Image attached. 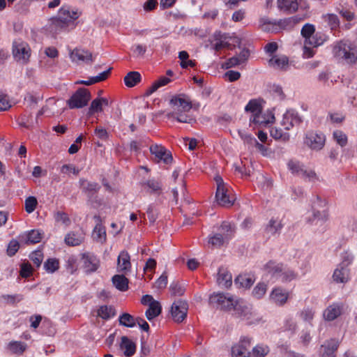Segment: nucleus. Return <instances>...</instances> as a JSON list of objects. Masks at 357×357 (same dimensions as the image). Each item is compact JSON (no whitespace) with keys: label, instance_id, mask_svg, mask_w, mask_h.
Masks as SVG:
<instances>
[{"label":"nucleus","instance_id":"nucleus-6","mask_svg":"<svg viewBox=\"0 0 357 357\" xmlns=\"http://www.w3.org/2000/svg\"><path fill=\"white\" fill-rule=\"evenodd\" d=\"M150 152L153 155V160L156 163L170 165L172 163L173 157L172 153L165 146L159 144H153L149 148Z\"/></svg>","mask_w":357,"mask_h":357},{"label":"nucleus","instance_id":"nucleus-42","mask_svg":"<svg viewBox=\"0 0 357 357\" xmlns=\"http://www.w3.org/2000/svg\"><path fill=\"white\" fill-rule=\"evenodd\" d=\"M144 185L149 188L151 193L160 195L162 191V183L155 179H149L145 183Z\"/></svg>","mask_w":357,"mask_h":357},{"label":"nucleus","instance_id":"nucleus-61","mask_svg":"<svg viewBox=\"0 0 357 357\" xmlns=\"http://www.w3.org/2000/svg\"><path fill=\"white\" fill-rule=\"evenodd\" d=\"M271 135L275 139L287 140L289 138V135L287 132H284L278 128H273L271 130Z\"/></svg>","mask_w":357,"mask_h":357},{"label":"nucleus","instance_id":"nucleus-43","mask_svg":"<svg viewBox=\"0 0 357 357\" xmlns=\"http://www.w3.org/2000/svg\"><path fill=\"white\" fill-rule=\"evenodd\" d=\"M121 325L128 328H132L136 325L137 318L128 313H123L119 318Z\"/></svg>","mask_w":357,"mask_h":357},{"label":"nucleus","instance_id":"nucleus-31","mask_svg":"<svg viewBox=\"0 0 357 357\" xmlns=\"http://www.w3.org/2000/svg\"><path fill=\"white\" fill-rule=\"evenodd\" d=\"M42 233L38 230L33 229L20 236L21 241H24L26 244H36L39 243L42 239Z\"/></svg>","mask_w":357,"mask_h":357},{"label":"nucleus","instance_id":"nucleus-29","mask_svg":"<svg viewBox=\"0 0 357 357\" xmlns=\"http://www.w3.org/2000/svg\"><path fill=\"white\" fill-rule=\"evenodd\" d=\"M84 240L82 232L70 231L65 237V243L70 246L79 245Z\"/></svg>","mask_w":357,"mask_h":357},{"label":"nucleus","instance_id":"nucleus-57","mask_svg":"<svg viewBox=\"0 0 357 357\" xmlns=\"http://www.w3.org/2000/svg\"><path fill=\"white\" fill-rule=\"evenodd\" d=\"M54 219L56 222H62L66 226H69L71 221L68 215L63 211H57L54 213Z\"/></svg>","mask_w":357,"mask_h":357},{"label":"nucleus","instance_id":"nucleus-28","mask_svg":"<svg viewBox=\"0 0 357 357\" xmlns=\"http://www.w3.org/2000/svg\"><path fill=\"white\" fill-rule=\"evenodd\" d=\"M283 227L282 224L278 220L271 218L268 223L266 225L264 231L266 234L270 237L276 234H280L282 228Z\"/></svg>","mask_w":357,"mask_h":357},{"label":"nucleus","instance_id":"nucleus-35","mask_svg":"<svg viewBox=\"0 0 357 357\" xmlns=\"http://www.w3.org/2000/svg\"><path fill=\"white\" fill-rule=\"evenodd\" d=\"M254 281L250 275L243 274L235 278L234 284L240 288H250L253 284Z\"/></svg>","mask_w":357,"mask_h":357},{"label":"nucleus","instance_id":"nucleus-16","mask_svg":"<svg viewBox=\"0 0 357 357\" xmlns=\"http://www.w3.org/2000/svg\"><path fill=\"white\" fill-rule=\"evenodd\" d=\"M283 267L284 264L282 263L270 260L264 266L263 269L266 274L270 275L271 278L278 280Z\"/></svg>","mask_w":357,"mask_h":357},{"label":"nucleus","instance_id":"nucleus-50","mask_svg":"<svg viewBox=\"0 0 357 357\" xmlns=\"http://www.w3.org/2000/svg\"><path fill=\"white\" fill-rule=\"evenodd\" d=\"M315 33V26L312 24H305L301 29V35L305 38V44Z\"/></svg>","mask_w":357,"mask_h":357},{"label":"nucleus","instance_id":"nucleus-27","mask_svg":"<svg viewBox=\"0 0 357 357\" xmlns=\"http://www.w3.org/2000/svg\"><path fill=\"white\" fill-rule=\"evenodd\" d=\"M333 278L337 283H346L349 280V269L339 265L334 271Z\"/></svg>","mask_w":357,"mask_h":357},{"label":"nucleus","instance_id":"nucleus-55","mask_svg":"<svg viewBox=\"0 0 357 357\" xmlns=\"http://www.w3.org/2000/svg\"><path fill=\"white\" fill-rule=\"evenodd\" d=\"M30 259L36 268H39L43 260V253L40 250H36L31 253Z\"/></svg>","mask_w":357,"mask_h":357},{"label":"nucleus","instance_id":"nucleus-58","mask_svg":"<svg viewBox=\"0 0 357 357\" xmlns=\"http://www.w3.org/2000/svg\"><path fill=\"white\" fill-rule=\"evenodd\" d=\"M20 248V243L15 239H12L7 247L6 253L9 257L14 256Z\"/></svg>","mask_w":357,"mask_h":357},{"label":"nucleus","instance_id":"nucleus-37","mask_svg":"<svg viewBox=\"0 0 357 357\" xmlns=\"http://www.w3.org/2000/svg\"><path fill=\"white\" fill-rule=\"evenodd\" d=\"M300 18L298 16L284 18L278 21H274V25L278 26L280 29H287L292 28L293 26L300 21Z\"/></svg>","mask_w":357,"mask_h":357},{"label":"nucleus","instance_id":"nucleus-52","mask_svg":"<svg viewBox=\"0 0 357 357\" xmlns=\"http://www.w3.org/2000/svg\"><path fill=\"white\" fill-rule=\"evenodd\" d=\"M38 205L37 199L35 197L30 196L25 199L24 207L25 211L28 213L33 212Z\"/></svg>","mask_w":357,"mask_h":357},{"label":"nucleus","instance_id":"nucleus-15","mask_svg":"<svg viewBox=\"0 0 357 357\" xmlns=\"http://www.w3.org/2000/svg\"><path fill=\"white\" fill-rule=\"evenodd\" d=\"M188 303L182 300L175 301L171 309L172 318L176 322H181L186 317Z\"/></svg>","mask_w":357,"mask_h":357},{"label":"nucleus","instance_id":"nucleus-11","mask_svg":"<svg viewBox=\"0 0 357 357\" xmlns=\"http://www.w3.org/2000/svg\"><path fill=\"white\" fill-rule=\"evenodd\" d=\"M170 105L174 109L173 112H188L192 108L190 99L184 94L173 96L170 100Z\"/></svg>","mask_w":357,"mask_h":357},{"label":"nucleus","instance_id":"nucleus-1","mask_svg":"<svg viewBox=\"0 0 357 357\" xmlns=\"http://www.w3.org/2000/svg\"><path fill=\"white\" fill-rule=\"evenodd\" d=\"M80 15L81 12L77 9L73 10L67 6H62L58 12V15L51 19L50 31L57 34L68 31L69 27L74 28L75 21Z\"/></svg>","mask_w":357,"mask_h":357},{"label":"nucleus","instance_id":"nucleus-47","mask_svg":"<svg viewBox=\"0 0 357 357\" xmlns=\"http://www.w3.org/2000/svg\"><path fill=\"white\" fill-rule=\"evenodd\" d=\"M322 18L331 27V30L336 29L337 27H339L340 20L336 15L326 14L322 16Z\"/></svg>","mask_w":357,"mask_h":357},{"label":"nucleus","instance_id":"nucleus-24","mask_svg":"<svg viewBox=\"0 0 357 357\" xmlns=\"http://www.w3.org/2000/svg\"><path fill=\"white\" fill-rule=\"evenodd\" d=\"M343 305L340 303L330 305L324 312V317L327 321H333L342 312Z\"/></svg>","mask_w":357,"mask_h":357},{"label":"nucleus","instance_id":"nucleus-2","mask_svg":"<svg viewBox=\"0 0 357 357\" xmlns=\"http://www.w3.org/2000/svg\"><path fill=\"white\" fill-rule=\"evenodd\" d=\"M333 56L349 65H357V45L349 40H341L333 45Z\"/></svg>","mask_w":357,"mask_h":357},{"label":"nucleus","instance_id":"nucleus-10","mask_svg":"<svg viewBox=\"0 0 357 357\" xmlns=\"http://www.w3.org/2000/svg\"><path fill=\"white\" fill-rule=\"evenodd\" d=\"M70 58L75 63H84L91 64L94 61L93 54L84 49L76 47L70 52Z\"/></svg>","mask_w":357,"mask_h":357},{"label":"nucleus","instance_id":"nucleus-7","mask_svg":"<svg viewBox=\"0 0 357 357\" xmlns=\"http://www.w3.org/2000/svg\"><path fill=\"white\" fill-rule=\"evenodd\" d=\"M91 98V94L88 89L81 88L68 100V105L70 109L82 108L86 106Z\"/></svg>","mask_w":357,"mask_h":357},{"label":"nucleus","instance_id":"nucleus-5","mask_svg":"<svg viewBox=\"0 0 357 357\" xmlns=\"http://www.w3.org/2000/svg\"><path fill=\"white\" fill-rule=\"evenodd\" d=\"M234 301L231 296L228 294L225 295L223 293H213L209 297L210 305L222 310H231Z\"/></svg>","mask_w":357,"mask_h":357},{"label":"nucleus","instance_id":"nucleus-4","mask_svg":"<svg viewBox=\"0 0 357 357\" xmlns=\"http://www.w3.org/2000/svg\"><path fill=\"white\" fill-rule=\"evenodd\" d=\"M287 167L291 174L300 176L305 180L315 182L319 179L314 170L306 169L304 165L298 160H289L287 163Z\"/></svg>","mask_w":357,"mask_h":357},{"label":"nucleus","instance_id":"nucleus-3","mask_svg":"<svg viewBox=\"0 0 357 357\" xmlns=\"http://www.w3.org/2000/svg\"><path fill=\"white\" fill-rule=\"evenodd\" d=\"M214 180L217 185L215 198L218 204L225 207L232 206L235 200L232 190L223 181L221 176L218 175Z\"/></svg>","mask_w":357,"mask_h":357},{"label":"nucleus","instance_id":"nucleus-19","mask_svg":"<svg viewBox=\"0 0 357 357\" xmlns=\"http://www.w3.org/2000/svg\"><path fill=\"white\" fill-rule=\"evenodd\" d=\"M117 269L119 272L127 274L131 271L130 256L127 251H121L117 259Z\"/></svg>","mask_w":357,"mask_h":357},{"label":"nucleus","instance_id":"nucleus-46","mask_svg":"<svg viewBox=\"0 0 357 357\" xmlns=\"http://www.w3.org/2000/svg\"><path fill=\"white\" fill-rule=\"evenodd\" d=\"M45 270L50 273H53L59 268V261L56 258H49L44 263Z\"/></svg>","mask_w":357,"mask_h":357},{"label":"nucleus","instance_id":"nucleus-30","mask_svg":"<svg viewBox=\"0 0 357 357\" xmlns=\"http://www.w3.org/2000/svg\"><path fill=\"white\" fill-rule=\"evenodd\" d=\"M268 62L269 65L275 69L287 70L289 68V59L286 56H274Z\"/></svg>","mask_w":357,"mask_h":357},{"label":"nucleus","instance_id":"nucleus-64","mask_svg":"<svg viewBox=\"0 0 357 357\" xmlns=\"http://www.w3.org/2000/svg\"><path fill=\"white\" fill-rule=\"evenodd\" d=\"M169 290L174 296H181L185 292V289L178 282H172L170 284Z\"/></svg>","mask_w":357,"mask_h":357},{"label":"nucleus","instance_id":"nucleus-34","mask_svg":"<svg viewBox=\"0 0 357 357\" xmlns=\"http://www.w3.org/2000/svg\"><path fill=\"white\" fill-rule=\"evenodd\" d=\"M213 38L215 41L213 44L215 51L218 52L229 46V43L224 40L226 39L225 34L222 33L221 31H215L213 34Z\"/></svg>","mask_w":357,"mask_h":357},{"label":"nucleus","instance_id":"nucleus-12","mask_svg":"<svg viewBox=\"0 0 357 357\" xmlns=\"http://www.w3.org/2000/svg\"><path fill=\"white\" fill-rule=\"evenodd\" d=\"M251 338L243 337L231 349L232 357H250Z\"/></svg>","mask_w":357,"mask_h":357},{"label":"nucleus","instance_id":"nucleus-23","mask_svg":"<svg viewBox=\"0 0 357 357\" xmlns=\"http://www.w3.org/2000/svg\"><path fill=\"white\" fill-rule=\"evenodd\" d=\"M278 8L286 14H292L298 8V0H277Z\"/></svg>","mask_w":357,"mask_h":357},{"label":"nucleus","instance_id":"nucleus-13","mask_svg":"<svg viewBox=\"0 0 357 357\" xmlns=\"http://www.w3.org/2000/svg\"><path fill=\"white\" fill-rule=\"evenodd\" d=\"M302 121V118L296 111L289 109L283 114L281 125L284 130H289L293 127L299 126Z\"/></svg>","mask_w":357,"mask_h":357},{"label":"nucleus","instance_id":"nucleus-59","mask_svg":"<svg viewBox=\"0 0 357 357\" xmlns=\"http://www.w3.org/2000/svg\"><path fill=\"white\" fill-rule=\"evenodd\" d=\"M269 352V349L266 346L257 345L252 349V355L254 357H264Z\"/></svg>","mask_w":357,"mask_h":357},{"label":"nucleus","instance_id":"nucleus-17","mask_svg":"<svg viewBox=\"0 0 357 357\" xmlns=\"http://www.w3.org/2000/svg\"><path fill=\"white\" fill-rule=\"evenodd\" d=\"M289 298V292L281 287L274 288L270 294V301L278 306L284 305Z\"/></svg>","mask_w":357,"mask_h":357},{"label":"nucleus","instance_id":"nucleus-49","mask_svg":"<svg viewBox=\"0 0 357 357\" xmlns=\"http://www.w3.org/2000/svg\"><path fill=\"white\" fill-rule=\"evenodd\" d=\"M225 240H227V238H225V236L219 233V234H215V235L212 236H210L208 238V244L211 245L212 247H215V248H220V246H222Z\"/></svg>","mask_w":357,"mask_h":357},{"label":"nucleus","instance_id":"nucleus-63","mask_svg":"<svg viewBox=\"0 0 357 357\" xmlns=\"http://www.w3.org/2000/svg\"><path fill=\"white\" fill-rule=\"evenodd\" d=\"M102 111V106L98 98L94 99L89 108L88 114L92 115L96 112H100Z\"/></svg>","mask_w":357,"mask_h":357},{"label":"nucleus","instance_id":"nucleus-41","mask_svg":"<svg viewBox=\"0 0 357 357\" xmlns=\"http://www.w3.org/2000/svg\"><path fill=\"white\" fill-rule=\"evenodd\" d=\"M326 38L327 36L324 33L321 32H317L314 33L308 40H306L305 45L313 47H318L324 44V43L326 40Z\"/></svg>","mask_w":357,"mask_h":357},{"label":"nucleus","instance_id":"nucleus-25","mask_svg":"<svg viewBox=\"0 0 357 357\" xmlns=\"http://www.w3.org/2000/svg\"><path fill=\"white\" fill-rule=\"evenodd\" d=\"M120 349L123 351L126 357L132 356L136 351V344L126 336H123L121 339Z\"/></svg>","mask_w":357,"mask_h":357},{"label":"nucleus","instance_id":"nucleus-18","mask_svg":"<svg viewBox=\"0 0 357 357\" xmlns=\"http://www.w3.org/2000/svg\"><path fill=\"white\" fill-rule=\"evenodd\" d=\"M79 185L82 192L91 199L100 189V185L96 182H91L84 178L79 179Z\"/></svg>","mask_w":357,"mask_h":357},{"label":"nucleus","instance_id":"nucleus-60","mask_svg":"<svg viewBox=\"0 0 357 357\" xmlns=\"http://www.w3.org/2000/svg\"><path fill=\"white\" fill-rule=\"evenodd\" d=\"M9 349L15 354H22L26 349V345L21 342H13L9 344Z\"/></svg>","mask_w":357,"mask_h":357},{"label":"nucleus","instance_id":"nucleus-22","mask_svg":"<svg viewBox=\"0 0 357 357\" xmlns=\"http://www.w3.org/2000/svg\"><path fill=\"white\" fill-rule=\"evenodd\" d=\"M217 282L221 287L229 288L232 284V276L226 268L220 267L217 275Z\"/></svg>","mask_w":357,"mask_h":357},{"label":"nucleus","instance_id":"nucleus-33","mask_svg":"<svg viewBox=\"0 0 357 357\" xmlns=\"http://www.w3.org/2000/svg\"><path fill=\"white\" fill-rule=\"evenodd\" d=\"M168 119H174L180 123H191L195 121L190 116L183 112H172L167 114Z\"/></svg>","mask_w":357,"mask_h":357},{"label":"nucleus","instance_id":"nucleus-48","mask_svg":"<svg viewBox=\"0 0 357 357\" xmlns=\"http://www.w3.org/2000/svg\"><path fill=\"white\" fill-rule=\"evenodd\" d=\"M234 233V227L230 222H223L220 226V234H222L227 240L231 237Z\"/></svg>","mask_w":357,"mask_h":357},{"label":"nucleus","instance_id":"nucleus-14","mask_svg":"<svg viewBox=\"0 0 357 357\" xmlns=\"http://www.w3.org/2000/svg\"><path fill=\"white\" fill-rule=\"evenodd\" d=\"M231 310H234V317L243 319H250L252 314L251 306L243 300L234 301Z\"/></svg>","mask_w":357,"mask_h":357},{"label":"nucleus","instance_id":"nucleus-53","mask_svg":"<svg viewBox=\"0 0 357 357\" xmlns=\"http://www.w3.org/2000/svg\"><path fill=\"white\" fill-rule=\"evenodd\" d=\"M333 138L340 146L344 147L347 144V136L342 130H335L333 134Z\"/></svg>","mask_w":357,"mask_h":357},{"label":"nucleus","instance_id":"nucleus-36","mask_svg":"<svg viewBox=\"0 0 357 357\" xmlns=\"http://www.w3.org/2000/svg\"><path fill=\"white\" fill-rule=\"evenodd\" d=\"M112 282L116 288L121 291H125L128 289V280L123 275L113 276Z\"/></svg>","mask_w":357,"mask_h":357},{"label":"nucleus","instance_id":"nucleus-44","mask_svg":"<svg viewBox=\"0 0 357 357\" xmlns=\"http://www.w3.org/2000/svg\"><path fill=\"white\" fill-rule=\"evenodd\" d=\"M93 237L97 241H105L106 231L102 224L96 225L93 231Z\"/></svg>","mask_w":357,"mask_h":357},{"label":"nucleus","instance_id":"nucleus-40","mask_svg":"<svg viewBox=\"0 0 357 357\" xmlns=\"http://www.w3.org/2000/svg\"><path fill=\"white\" fill-rule=\"evenodd\" d=\"M171 82V79L167 77L162 76L155 81L152 85L146 90V95L150 96L156 91L160 87L167 85Z\"/></svg>","mask_w":357,"mask_h":357},{"label":"nucleus","instance_id":"nucleus-32","mask_svg":"<svg viewBox=\"0 0 357 357\" xmlns=\"http://www.w3.org/2000/svg\"><path fill=\"white\" fill-rule=\"evenodd\" d=\"M116 314L115 309L111 305H101L97 310V317L108 320Z\"/></svg>","mask_w":357,"mask_h":357},{"label":"nucleus","instance_id":"nucleus-21","mask_svg":"<svg viewBox=\"0 0 357 357\" xmlns=\"http://www.w3.org/2000/svg\"><path fill=\"white\" fill-rule=\"evenodd\" d=\"M84 266L87 273H93L97 271L100 266L99 259L92 254L84 253L82 255Z\"/></svg>","mask_w":357,"mask_h":357},{"label":"nucleus","instance_id":"nucleus-51","mask_svg":"<svg viewBox=\"0 0 357 357\" xmlns=\"http://www.w3.org/2000/svg\"><path fill=\"white\" fill-rule=\"evenodd\" d=\"M246 112H250L252 114L261 112L260 103L256 99L250 100L245 107Z\"/></svg>","mask_w":357,"mask_h":357},{"label":"nucleus","instance_id":"nucleus-26","mask_svg":"<svg viewBox=\"0 0 357 357\" xmlns=\"http://www.w3.org/2000/svg\"><path fill=\"white\" fill-rule=\"evenodd\" d=\"M339 347V343L337 340L331 339L321 345L322 354L321 357H335V352Z\"/></svg>","mask_w":357,"mask_h":357},{"label":"nucleus","instance_id":"nucleus-8","mask_svg":"<svg viewBox=\"0 0 357 357\" xmlns=\"http://www.w3.org/2000/svg\"><path fill=\"white\" fill-rule=\"evenodd\" d=\"M326 142V137L322 132L310 131L306 133L304 144L310 149L319 151L323 149Z\"/></svg>","mask_w":357,"mask_h":357},{"label":"nucleus","instance_id":"nucleus-9","mask_svg":"<svg viewBox=\"0 0 357 357\" xmlns=\"http://www.w3.org/2000/svg\"><path fill=\"white\" fill-rule=\"evenodd\" d=\"M13 54L16 61L26 63L30 57L31 49L26 43L15 41L13 44Z\"/></svg>","mask_w":357,"mask_h":357},{"label":"nucleus","instance_id":"nucleus-38","mask_svg":"<svg viewBox=\"0 0 357 357\" xmlns=\"http://www.w3.org/2000/svg\"><path fill=\"white\" fill-rule=\"evenodd\" d=\"M141 81V75L137 71L128 73L124 77V83L128 87H133Z\"/></svg>","mask_w":357,"mask_h":357},{"label":"nucleus","instance_id":"nucleus-20","mask_svg":"<svg viewBox=\"0 0 357 357\" xmlns=\"http://www.w3.org/2000/svg\"><path fill=\"white\" fill-rule=\"evenodd\" d=\"M324 204V202L321 201L319 197H317V200L313 203L312 206V218H309L307 221L309 222H312L314 220H323L326 221L328 219V212L326 210L319 211L317 209V206H322Z\"/></svg>","mask_w":357,"mask_h":357},{"label":"nucleus","instance_id":"nucleus-54","mask_svg":"<svg viewBox=\"0 0 357 357\" xmlns=\"http://www.w3.org/2000/svg\"><path fill=\"white\" fill-rule=\"evenodd\" d=\"M267 285L264 282H260L254 288L252 294L255 298L259 299L265 295Z\"/></svg>","mask_w":357,"mask_h":357},{"label":"nucleus","instance_id":"nucleus-39","mask_svg":"<svg viewBox=\"0 0 357 357\" xmlns=\"http://www.w3.org/2000/svg\"><path fill=\"white\" fill-rule=\"evenodd\" d=\"M162 310L161 305L158 301L150 303L149 308L146 311V318L151 321L158 317Z\"/></svg>","mask_w":357,"mask_h":357},{"label":"nucleus","instance_id":"nucleus-45","mask_svg":"<svg viewBox=\"0 0 357 357\" xmlns=\"http://www.w3.org/2000/svg\"><path fill=\"white\" fill-rule=\"evenodd\" d=\"M297 274L291 269H289L284 266L282 272L281 273L278 280L282 282H290L296 279Z\"/></svg>","mask_w":357,"mask_h":357},{"label":"nucleus","instance_id":"nucleus-62","mask_svg":"<svg viewBox=\"0 0 357 357\" xmlns=\"http://www.w3.org/2000/svg\"><path fill=\"white\" fill-rule=\"evenodd\" d=\"M3 299L10 305H15L17 303L20 302L23 299V296L21 294H15V295H3Z\"/></svg>","mask_w":357,"mask_h":357},{"label":"nucleus","instance_id":"nucleus-56","mask_svg":"<svg viewBox=\"0 0 357 357\" xmlns=\"http://www.w3.org/2000/svg\"><path fill=\"white\" fill-rule=\"evenodd\" d=\"M146 213L150 222L153 224L158 217V211L156 206L154 204L149 205Z\"/></svg>","mask_w":357,"mask_h":357}]
</instances>
